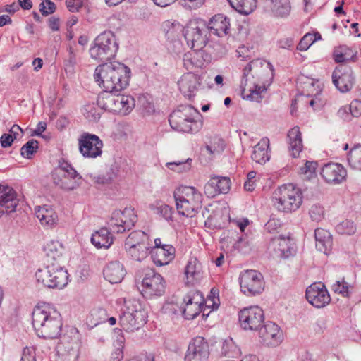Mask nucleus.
Wrapping results in <instances>:
<instances>
[{
	"label": "nucleus",
	"mask_w": 361,
	"mask_h": 361,
	"mask_svg": "<svg viewBox=\"0 0 361 361\" xmlns=\"http://www.w3.org/2000/svg\"><path fill=\"white\" fill-rule=\"evenodd\" d=\"M273 75L270 63L256 59L248 63L243 70L241 82L242 94L244 99L260 102L261 94L266 91L264 82L266 78Z\"/></svg>",
	"instance_id": "f257e3e1"
},
{
	"label": "nucleus",
	"mask_w": 361,
	"mask_h": 361,
	"mask_svg": "<svg viewBox=\"0 0 361 361\" xmlns=\"http://www.w3.org/2000/svg\"><path fill=\"white\" fill-rule=\"evenodd\" d=\"M94 78L104 91L119 92L129 85L130 69L118 61L104 63L96 68Z\"/></svg>",
	"instance_id": "f03ea898"
},
{
	"label": "nucleus",
	"mask_w": 361,
	"mask_h": 361,
	"mask_svg": "<svg viewBox=\"0 0 361 361\" xmlns=\"http://www.w3.org/2000/svg\"><path fill=\"white\" fill-rule=\"evenodd\" d=\"M32 325L38 336L49 339L56 338L61 331V316L49 305L37 306L32 312Z\"/></svg>",
	"instance_id": "7ed1b4c3"
},
{
	"label": "nucleus",
	"mask_w": 361,
	"mask_h": 361,
	"mask_svg": "<svg viewBox=\"0 0 361 361\" xmlns=\"http://www.w3.org/2000/svg\"><path fill=\"white\" fill-rule=\"evenodd\" d=\"M176 209L179 214L193 217L202 208V195L194 187L181 186L173 193Z\"/></svg>",
	"instance_id": "20e7f679"
},
{
	"label": "nucleus",
	"mask_w": 361,
	"mask_h": 361,
	"mask_svg": "<svg viewBox=\"0 0 361 361\" xmlns=\"http://www.w3.org/2000/svg\"><path fill=\"white\" fill-rule=\"evenodd\" d=\"M147 313L140 300H124V308L119 317V324L126 331L133 332L140 329L147 322Z\"/></svg>",
	"instance_id": "39448f33"
},
{
	"label": "nucleus",
	"mask_w": 361,
	"mask_h": 361,
	"mask_svg": "<svg viewBox=\"0 0 361 361\" xmlns=\"http://www.w3.org/2000/svg\"><path fill=\"white\" fill-rule=\"evenodd\" d=\"M302 197L300 188L292 183L285 184L279 187L274 192V205L281 212H295L301 206Z\"/></svg>",
	"instance_id": "423d86ee"
},
{
	"label": "nucleus",
	"mask_w": 361,
	"mask_h": 361,
	"mask_svg": "<svg viewBox=\"0 0 361 361\" xmlns=\"http://www.w3.org/2000/svg\"><path fill=\"white\" fill-rule=\"evenodd\" d=\"M38 283L49 288H63L68 284V272L59 263L50 262L35 273Z\"/></svg>",
	"instance_id": "0eeeda50"
},
{
	"label": "nucleus",
	"mask_w": 361,
	"mask_h": 361,
	"mask_svg": "<svg viewBox=\"0 0 361 361\" xmlns=\"http://www.w3.org/2000/svg\"><path fill=\"white\" fill-rule=\"evenodd\" d=\"M118 49L116 37L111 31H104L99 35L90 49L92 59L98 61H107L114 57Z\"/></svg>",
	"instance_id": "6e6552de"
},
{
	"label": "nucleus",
	"mask_w": 361,
	"mask_h": 361,
	"mask_svg": "<svg viewBox=\"0 0 361 361\" xmlns=\"http://www.w3.org/2000/svg\"><path fill=\"white\" fill-rule=\"evenodd\" d=\"M207 34V23L202 20H190L183 30L188 47L193 50H200L206 46Z\"/></svg>",
	"instance_id": "1a4fd4ad"
},
{
	"label": "nucleus",
	"mask_w": 361,
	"mask_h": 361,
	"mask_svg": "<svg viewBox=\"0 0 361 361\" xmlns=\"http://www.w3.org/2000/svg\"><path fill=\"white\" fill-rule=\"evenodd\" d=\"M80 179V175L68 163L62 164L53 173L54 184L66 190L75 189Z\"/></svg>",
	"instance_id": "9d476101"
},
{
	"label": "nucleus",
	"mask_w": 361,
	"mask_h": 361,
	"mask_svg": "<svg viewBox=\"0 0 361 361\" xmlns=\"http://www.w3.org/2000/svg\"><path fill=\"white\" fill-rule=\"evenodd\" d=\"M141 293L146 298L159 297L165 292L164 278L152 269L147 270L142 281Z\"/></svg>",
	"instance_id": "9b49d317"
},
{
	"label": "nucleus",
	"mask_w": 361,
	"mask_h": 361,
	"mask_svg": "<svg viewBox=\"0 0 361 361\" xmlns=\"http://www.w3.org/2000/svg\"><path fill=\"white\" fill-rule=\"evenodd\" d=\"M136 221L137 216L135 214L134 209L125 208L123 211H114L108 224L111 231L121 233L126 230L130 229Z\"/></svg>",
	"instance_id": "f8f14e48"
},
{
	"label": "nucleus",
	"mask_w": 361,
	"mask_h": 361,
	"mask_svg": "<svg viewBox=\"0 0 361 361\" xmlns=\"http://www.w3.org/2000/svg\"><path fill=\"white\" fill-rule=\"evenodd\" d=\"M79 151L85 158L94 159L102 154L103 142L94 134L83 133L78 139Z\"/></svg>",
	"instance_id": "ddd939ff"
},
{
	"label": "nucleus",
	"mask_w": 361,
	"mask_h": 361,
	"mask_svg": "<svg viewBox=\"0 0 361 361\" xmlns=\"http://www.w3.org/2000/svg\"><path fill=\"white\" fill-rule=\"evenodd\" d=\"M240 326L245 330L256 331L264 322V312L259 306L245 307L238 313Z\"/></svg>",
	"instance_id": "4468645a"
},
{
	"label": "nucleus",
	"mask_w": 361,
	"mask_h": 361,
	"mask_svg": "<svg viewBox=\"0 0 361 361\" xmlns=\"http://www.w3.org/2000/svg\"><path fill=\"white\" fill-rule=\"evenodd\" d=\"M241 291L247 295H255L264 288L263 276L256 270H246L240 276Z\"/></svg>",
	"instance_id": "2eb2a0df"
},
{
	"label": "nucleus",
	"mask_w": 361,
	"mask_h": 361,
	"mask_svg": "<svg viewBox=\"0 0 361 361\" xmlns=\"http://www.w3.org/2000/svg\"><path fill=\"white\" fill-rule=\"evenodd\" d=\"M210 355L209 345L204 338L197 336L188 346L185 361H208Z\"/></svg>",
	"instance_id": "dca6fc26"
},
{
	"label": "nucleus",
	"mask_w": 361,
	"mask_h": 361,
	"mask_svg": "<svg viewBox=\"0 0 361 361\" xmlns=\"http://www.w3.org/2000/svg\"><path fill=\"white\" fill-rule=\"evenodd\" d=\"M306 298L310 304L317 308L327 305L330 301V295L324 283H314L306 289Z\"/></svg>",
	"instance_id": "f3484780"
},
{
	"label": "nucleus",
	"mask_w": 361,
	"mask_h": 361,
	"mask_svg": "<svg viewBox=\"0 0 361 361\" xmlns=\"http://www.w3.org/2000/svg\"><path fill=\"white\" fill-rule=\"evenodd\" d=\"M332 80L336 87L341 92L352 89L355 82L353 70L349 66H339L332 73Z\"/></svg>",
	"instance_id": "a211bd4d"
},
{
	"label": "nucleus",
	"mask_w": 361,
	"mask_h": 361,
	"mask_svg": "<svg viewBox=\"0 0 361 361\" xmlns=\"http://www.w3.org/2000/svg\"><path fill=\"white\" fill-rule=\"evenodd\" d=\"M321 176L326 183L339 184L345 179L347 171L340 164L329 162L322 167Z\"/></svg>",
	"instance_id": "6ab92c4d"
},
{
	"label": "nucleus",
	"mask_w": 361,
	"mask_h": 361,
	"mask_svg": "<svg viewBox=\"0 0 361 361\" xmlns=\"http://www.w3.org/2000/svg\"><path fill=\"white\" fill-rule=\"evenodd\" d=\"M259 336L262 342L268 346L277 345L282 340L279 326L272 322H267L259 329Z\"/></svg>",
	"instance_id": "aec40b11"
},
{
	"label": "nucleus",
	"mask_w": 361,
	"mask_h": 361,
	"mask_svg": "<svg viewBox=\"0 0 361 361\" xmlns=\"http://www.w3.org/2000/svg\"><path fill=\"white\" fill-rule=\"evenodd\" d=\"M231 188V180L225 176H213L204 185V193L208 197L226 194Z\"/></svg>",
	"instance_id": "412c9836"
},
{
	"label": "nucleus",
	"mask_w": 361,
	"mask_h": 361,
	"mask_svg": "<svg viewBox=\"0 0 361 361\" xmlns=\"http://www.w3.org/2000/svg\"><path fill=\"white\" fill-rule=\"evenodd\" d=\"M211 56L202 49L193 50L184 54L183 63L184 67L189 71L202 68L208 64Z\"/></svg>",
	"instance_id": "4be33fe9"
},
{
	"label": "nucleus",
	"mask_w": 361,
	"mask_h": 361,
	"mask_svg": "<svg viewBox=\"0 0 361 361\" xmlns=\"http://www.w3.org/2000/svg\"><path fill=\"white\" fill-rule=\"evenodd\" d=\"M290 238L281 235L271 238L269 249L274 258L286 259L292 255Z\"/></svg>",
	"instance_id": "5701e85b"
},
{
	"label": "nucleus",
	"mask_w": 361,
	"mask_h": 361,
	"mask_svg": "<svg viewBox=\"0 0 361 361\" xmlns=\"http://www.w3.org/2000/svg\"><path fill=\"white\" fill-rule=\"evenodd\" d=\"M180 91L188 98L194 96L201 85L200 78L191 72L182 75L178 82Z\"/></svg>",
	"instance_id": "b1692460"
},
{
	"label": "nucleus",
	"mask_w": 361,
	"mask_h": 361,
	"mask_svg": "<svg viewBox=\"0 0 361 361\" xmlns=\"http://www.w3.org/2000/svg\"><path fill=\"white\" fill-rule=\"evenodd\" d=\"M230 27V19L223 14L215 15L207 24L208 32L220 37L228 35Z\"/></svg>",
	"instance_id": "393cba45"
},
{
	"label": "nucleus",
	"mask_w": 361,
	"mask_h": 361,
	"mask_svg": "<svg viewBox=\"0 0 361 361\" xmlns=\"http://www.w3.org/2000/svg\"><path fill=\"white\" fill-rule=\"evenodd\" d=\"M185 305L182 307V313L186 319H193L201 312L203 300L199 294L188 295L183 300Z\"/></svg>",
	"instance_id": "a878e982"
},
{
	"label": "nucleus",
	"mask_w": 361,
	"mask_h": 361,
	"mask_svg": "<svg viewBox=\"0 0 361 361\" xmlns=\"http://www.w3.org/2000/svg\"><path fill=\"white\" fill-rule=\"evenodd\" d=\"M18 204L17 194L13 188L1 184V214L14 212Z\"/></svg>",
	"instance_id": "bb28decb"
},
{
	"label": "nucleus",
	"mask_w": 361,
	"mask_h": 361,
	"mask_svg": "<svg viewBox=\"0 0 361 361\" xmlns=\"http://www.w3.org/2000/svg\"><path fill=\"white\" fill-rule=\"evenodd\" d=\"M151 257L157 266L168 264L174 257L175 249L168 244L163 245L162 247H151Z\"/></svg>",
	"instance_id": "cd10ccee"
},
{
	"label": "nucleus",
	"mask_w": 361,
	"mask_h": 361,
	"mask_svg": "<svg viewBox=\"0 0 361 361\" xmlns=\"http://www.w3.org/2000/svg\"><path fill=\"white\" fill-rule=\"evenodd\" d=\"M35 215L40 224L47 229L55 227L59 221L56 212L47 205L35 208Z\"/></svg>",
	"instance_id": "c85d7f7f"
},
{
	"label": "nucleus",
	"mask_w": 361,
	"mask_h": 361,
	"mask_svg": "<svg viewBox=\"0 0 361 361\" xmlns=\"http://www.w3.org/2000/svg\"><path fill=\"white\" fill-rule=\"evenodd\" d=\"M169 121L171 127L178 132L187 133H197L202 128V123L201 121H193L188 122V121L180 118H175L174 116L170 115Z\"/></svg>",
	"instance_id": "c756f323"
},
{
	"label": "nucleus",
	"mask_w": 361,
	"mask_h": 361,
	"mask_svg": "<svg viewBox=\"0 0 361 361\" xmlns=\"http://www.w3.org/2000/svg\"><path fill=\"white\" fill-rule=\"evenodd\" d=\"M103 274L105 279L111 283H118L123 279L125 270L119 262H111L104 269Z\"/></svg>",
	"instance_id": "7c9ffc66"
},
{
	"label": "nucleus",
	"mask_w": 361,
	"mask_h": 361,
	"mask_svg": "<svg viewBox=\"0 0 361 361\" xmlns=\"http://www.w3.org/2000/svg\"><path fill=\"white\" fill-rule=\"evenodd\" d=\"M251 157L253 161L260 164H264L269 160V140L267 137L262 138L255 145Z\"/></svg>",
	"instance_id": "2f4dec72"
},
{
	"label": "nucleus",
	"mask_w": 361,
	"mask_h": 361,
	"mask_svg": "<svg viewBox=\"0 0 361 361\" xmlns=\"http://www.w3.org/2000/svg\"><path fill=\"white\" fill-rule=\"evenodd\" d=\"M314 237L317 250L326 255L329 254L332 247V238L330 233L323 228H317Z\"/></svg>",
	"instance_id": "473e14b6"
},
{
	"label": "nucleus",
	"mask_w": 361,
	"mask_h": 361,
	"mask_svg": "<svg viewBox=\"0 0 361 361\" xmlns=\"http://www.w3.org/2000/svg\"><path fill=\"white\" fill-rule=\"evenodd\" d=\"M287 136L291 155L293 157H298L303 147L299 127L295 126L290 129Z\"/></svg>",
	"instance_id": "72a5a7b5"
},
{
	"label": "nucleus",
	"mask_w": 361,
	"mask_h": 361,
	"mask_svg": "<svg viewBox=\"0 0 361 361\" xmlns=\"http://www.w3.org/2000/svg\"><path fill=\"white\" fill-rule=\"evenodd\" d=\"M113 240V236L106 228L95 231L91 237L92 243L97 248H109Z\"/></svg>",
	"instance_id": "f704fd0d"
},
{
	"label": "nucleus",
	"mask_w": 361,
	"mask_h": 361,
	"mask_svg": "<svg viewBox=\"0 0 361 361\" xmlns=\"http://www.w3.org/2000/svg\"><path fill=\"white\" fill-rule=\"evenodd\" d=\"M202 265L196 257H190L185 269L188 283H194L202 277Z\"/></svg>",
	"instance_id": "c9c22d12"
},
{
	"label": "nucleus",
	"mask_w": 361,
	"mask_h": 361,
	"mask_svg": "<svg viewBox=\"0 0 361 361\" xmlns=\"http://www.w3.org/2000/svg\"><path fill=\"white\" fill-rule=\"evenodd\" d=\"M170 115L174 116L177 120L179 118H183L192 123L193 121H199L197 118L200 116V113L191 105H180Z\"/></svg>",
	"instance_id": "e433bc0d"
},
{
	"label": "nucleus",
	"mask_w": 361,
	"mask_h": 361,
	"mask_svg": "<svg viewBox=\"0 0 361 361\" xmlns=\"http://www.w3.org/2000/svg\"><path fill=\"white\" fill-rule=\"evenodd\" d=\"M230 5L239 13L247 16L257 7V0H228Z\"/></svg>",
	"instance_id": "4c0bfd02"
},
{
	"label": "nucleus",
	"mask_w": 361,
	"mask_h": 361,
	"mask_svg": "<svg viewBox=\"0 0 361 361\" xmlns=\"http://www.w3.org/2000/svg\"><path fill=\"white\" fill-rule=\"evenodd\" d=\"M149 244H150L149 236L145 232L142 231H134L131 232L126 238L125 248Z\"/></svg>",
	"instance_id": "58836bf2"
},
{
	"label": "nucleus",
	"mask_w": 361,
	"mask_h": 361,
	"mask_svg": "<svg viewBox=\"0 0 361 361\" xmlns=\"http://www.w3.org/2000/svg\"><path fill=\"white\" fill-rule=\"evenodd\" d=\"M272 13L279 17L287 16L290 11L288 0H269V5Z\"/></svg>",
	"instance_id": "ea45409f"
},
{
	"label": "nucleus",
	"mask_w": 361,
	"mask_h": 361,
	"mask_svg": "<svg viewBox=\"0 0 361 361\" xmlns=\"http://www.w3.org/2000/svg\"><path fill=\"white\" fill-rule=\"evenodd\" d=\"M44 252L47 258V263H58V260L62 255L63 247L58 241H51L48 243L44 248Z\"/></svg>",
	"instance_id": "a19ab883"
},
{
	"label": "nucleus",
	"mask_w": 361,
	"mask_h": 361,
	"mask_svg": "<svg viewBox=\"0 0 361 361\" xmlns=\"http://www.w3.org/2000/svg\"><path fill=\"white\" fill-rule=\"evenodd\" d=\"M151 245H139V246H133L130 247H126V251L127 254L131 257L132 259L137 262H141L144 260L147 256L148 254L150 253Z\"/></svg>",
	"instance_id": "79ce46f5"
},
{
	"label": "nucleus",
	"mask_w": 361,
	"mask_h": 361,
	"mask_svg": "<svg viewBox=\"0 0 361 361\" xmlns=\"http://www.w3.org/2000/svg\"><path fill=\"white\" fill-rule=\"evenodd\" d=\"M333 57L336 63H346L354 57L353 51L346 46H340L335 48Z\"/></svg>",
	"instance_id": "37998d69"
},
{
	"label": "nucleus",
	"mask_w": 361,
	"mask_h": 361,
	"mask_svg": "<svg viewBox=\"0 0 361 361\" xmlns=\"http://www.w3.org/2000/svg\"><path fill=\"white\" fill-rule=\"evenodd\" d=\"M114 93L106 92L99 94L97 100V104L102 109L109 111H113L114 103Z\"/></svg>",
	"instance_id": "c03bdc74"
},
{
	"label": "nucleus",
	"mask_w": 361,
	"mask_h": 361,
	"mask_svg": "<svg viewBox=\"0 0 361 361\" xmlns=\"http://www.w3.org/2000/svg\"><path fill=\"white\" fill-rule=\"evenodd\" d=\"M348 161L352 169L361 171V145H357L350 150Z\"/></svg>",
	"instance_id": "a18cd8bd"
},
{
	"label": "nucleus",
	"mask_w": 361,
	"mask_h": 361,
	"mask_svg": "<svg viewBox=\"0 0 361 361\" xmlns=\"http://www.w3.org/2000/svg\"><path fill=\"white\" fill-rule=\"evenodd\" d=\"M225 149L224 140L220 138L215 137L212 141L210 145L205 147V152L212 156L221 154Z\"/></svg>",
	"instance_id": "49530a36"
},
{
	"label": "nucleus",
	"mask_w": 361,
	"mask_h": 361,
	"mask_svg": "<svg viewBox=\"0 0 361 361\" xmlns=\"http://www.w3.org/2000/svg\"><path fill=\"white\" fill-rule=\"evenodd\" d=\"M150 209L154 212V214L159 215L166 221L172 219V208L165 204H151Z\"/></svg>",
	"instance_id": "de8ad7c7"
},
{
	"label": "nucleus",
	"mask_w": 361,
	"mask_h": 361,
	"mask_svg": "<svg viewBox=\"0 0 361 361\" xmlns=\"http://www.w3.org/2000/svg\"><path fill=\"white\" fill-rule=\"evenodd\" d=\"M106 310L102 307L93 309L90 312V319L92 325L97 326L100 323L104 322L107 319Z\"/></svg>",
	"instance_id": "09e8293b"
},
{
	"label": "nucleus",
	"mask_w": 361,
	"mask_h": 361,
	"mask_svg": "<svg viewBox=\"0 0 361 361\" xmlns=\"http://www.w3.org/2000/svg\"><path fill=\"white\" fill-rule=\"evenodd\" d=\"M135 102L130 95L121 94V114L127 115L135 107Z\"/></svg>",
	"instance_id": "8fccbe9b"
},
{
	"label": "nucleus",
	"mask_w": 361,
	"mask_h": 361,
	"mask_svg": "<svg viewBox=\"0 0 361 361\" xmlns=\"http://www.w3.org/2000/svg\"><path fill=\"white\" fill-rule=\"evenodd\" d=\"M38 142L35 140H30L27 142L20 149L21 155L27 159L31 158L38 149Z\"/></svg>",
	"instance_id": "3c124183"
},
{
	"label": "nucleus",
	"mask_w": 361,
	"mask_h": 361,
	"mask_svg": "<svg viewBox=\"0 0 361 361\" xmlns=\"http://www.w3.org/2000/svg\"><path fill=\"white\" fill-rule=\"evenodd\" d=\"M191 159H188L184 161H174V162H170L167 163L166 166L169 169L176 171L178 173H181L183 171H188L190 169L191 166Z\"/></svg>",
	"instance_id": "603ef678"
},
{
	"label": "nucleus",
	"mask_w": 361,
	"mask_h": 361,
	"mask_svg": "<svg viewBox=\"0 0 361 361\" xmlns=\"http://www.w3.org/2000/svg\"><path fill=\"white\" fill-rule=\"evenodd\" d=\"M83 114L90 121L97 122L100 118V113L94 104L85 105Z\"/></svg>",
	"instance_id": "864d4df0"
},
{
	"label": "nucleus",
	"mask_w": 361,
	"mask_h": 361,
	"mask_svg": "<svg viewBox=\"0 0 361 361\" xmlns=\"http://www.w3.org/2000/svg\"><path fill=\"white\" fill-rule=\"evenodd\" d=\"M336 230L338 233L341 235H352L355 232V226L353 222L345 220L338 224L336 226Z\"/></svg>",
	"instance_id": "5fc2aeb1"
},
{
	"label": "nucleus",
	"mask_w": 361,
	"mask_h": 361,
	"mask_svg": "<svg viewBox=\"0 0 361 361\" xmlns=\"http://www.w3.org/2000/svg\"><path fill=\"white\" fill-rule=\"evenodd\" d=\"M237 346L235 345L232 338L226 339L224 341L221 353L227 357H234L238 353Z\"/></svg>",
	"instance_id": "6e6d98bb"
},
{
	"label": "nucleus",
	"mask_w": 361,
	"mask_h": 361,
	"mask_svg": "<svg viewBox=\"0 0 361 361\" xmlns=\"http://www.w3.org/2000/svg\"><path fill=\"white\" fill-rule=\"evenodd\" d=\"M309 214L312 221L319 222L324 219V208L321 205L314 204L310 209Z\"/></svg>",
	"instance_id": "4d7b16f0"
},
{
	"label": "nucleus",
	"mask_w": 361,
	"mask_h": 361,
	"mask_svg": "<svg viewBox=\"0 0 361 361\" xmlns=\"http://www.w3.org/2000/svg\"><path fill=\"white\" fill-rule=\"evenodd\" d=\"M316 41L317 38L312 34L307 33L300 39L297 49L300 51H306Z\"/></svg>",
	"instance_id": "13d9d810"
},
{
	"label": "nucleus",
	"mask_w": 361,
	"mask_h": 361,
	"mask_svg": "<svg viewBox=\"0 0 361 361\" xmlns=\"http://www.w3.org/2000/svg\"><path fill=\"white\" fill-rule=\"evenodd\" d=\"M348 288L349 287L348 283L344 281H337L331 286V290L334 293H339L344 297H348L349 295Z\"/></svg>",
	"instance_id": "bf43d9fd"
},
{
	"label": "nucleus",
	"mask_w": 361,
	"mask_h": 361,
	"mask_svg": "<svg viewBox=\"0 0 361 361\" xmlns=\"http://www.w3.org/2000/svg\"><path fill=\"white\" fill-rule=\"evenodd\" d=\"M183 28L179 23H172L166 32L168 39L175 41L178 37L180 33L183 32Z\"/></svg>",
	"instance_id": "052dcab7"
},
{
	"label": "nucleus",
	"mask_w": 361,
	"mask_h": 361,
	"mask_svg": "<svg viewBox=\"0 0 361 361\" xmlns=\"http://www.w3.org/2000/svg\"><path fill=\"white\" fill-rule=\"evenodd\" d=\"M87 0H66V5L70 12H78L85 6Z\"/></svg>",
	"instance_id": "680f3d73"
},
{
	"label": "nucleus",
	"mask_w": 361,
	"mask_h": 361,
	"mask_svg": "<svg viewBox=\"0 0 361 361\" xmlns=\"http://www.w3.org/2000/svg\"><path fill=\"white\" fill-rule=\"evenodd\" d=\"M317 166V162L307 161L305 166L300 168V173L310 178L314 173Z\"/></svg>",
	"instance_id": "e2e57ef3"
},
{
	"label": "nucleus",
	"mask_w": 361,
	"mask_h": 361,
	"mask_svg": "<svg viewBox=\"0 0 361 361\" xmlns=\"http://www.w3.org/2000/svg\"><path fill=\"white\" fill-rule=\"evenodd\" d=\"M90 178L94 183L98 185H106L109 183L114 178V176L112 175H96V174H90L89 176Z\"/></svg>",
	"instance_id": "0e129e2a"
},
{
	"label": "nucleus",
	"mask_w": 361,
	"mask_h": 361,
	"mask_svg": "<svg viewBox=\"0 0 361 361\" xmlns=\"http://www.w3.org/2000/svg\"><path fill=\"white\" fill-rule=\"evenodd\" d=\"M39 10L43 16L53 13L56 10V5L50 0H46L39 4Z\"/></svg>",
	"instance_id": "69168bd1"
},
{
	"label": "nucleus",
	"mask_w": 361,
	"mask_h": 361,
	"mask_svg": "<svg viewBox=\"0 0 361 361\" xmlns=\"http://www.w3.org/2000/svg\"><path fill=\"white\" fill-rule=\"evenodd\" d=\"M349 111L350 114L355 117H359L361 116V101L359 99H355L351 102L349 105Z\"/></svg>",
	"instance_id": "338daca9"
},
{
	"label": "nucleus",
	"mask_w": 361,
	"mask_h": 361,
	"mask_svg": "<svg viewBox=\"0 0 361 361\" xmlns=\"http://www.w3.org/2000/svg\"><path fill=\"white\" fill-rule=\"evenodd\" d=\"M20 361H35V354L33 348L26 347L23 349Z\"/></svg>",
	"instance_id": "774afa93"
}]
</instances>
